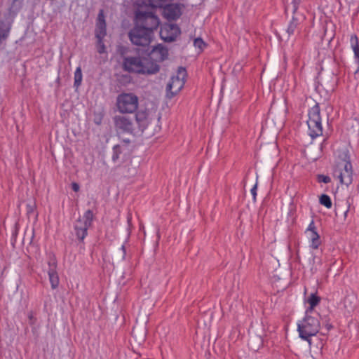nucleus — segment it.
<instances>
[{
    "label": "nucleus",
    "mask_w": 359,
    "mask_h": 359,
    "mask_svg": "<svg viewBox=\"0 0 359 359\" xmlns=\"http://www.w3.org/2000/svg\"><path fill=\"white\" fill-rule=\"evenodd\" d=\"M123 69L128 72L142 74H155L160 70L159 65L146 56H127L123 58Z\"/></svg>",
    "instance_id": "obj_1"
},
{
    "label": "nucleus",
    "mask_w": 359,
    "mask_h": 359,
    "mask_svg": "<svg viewBox=\"0 0 359 359\" xmlns=\"http://www.w3.org/2000/svg\"><path fill=\"white\" fill-rule=\"evenodd\" d=\"M320 327V320L318 317L305 315L303 320L297 324L299 337L311 344V337L315 336L319 332Z\"/></svg>",
    "instance_id": "obj_2"
},
{
    "label": "nucleus",
    "mask_w": 359,
    "mask_h": 359,
    "mask_svg": "<svg viewBox=\"0 0 359 359\" xmlns=\"http://www.w3.org/2000/svg\"><path fill=\"white\" fill-rule=\"evenodd\" d=\"M309 119L307 125L309 134L312 139L323 135V126L321 123L320 109L319 104L316 103L309 111Z\"/></svg>",
    "instance_id": "obj_3"
},
{
    "label": "nucleus",
    "mask_w": 359,
    "mask_h": 359,
    "mask_svg": "<svg viewBox=\"0 0 359 359\" xmlns=\"http://www.w3.org/2000/svg\"><path fill=\"white\" fill-rule=\"evenodd\" d=\"M135 22L142 29H149L147 31L153 34L158 27L160 20L153 12L137 11L135 13Z\"/></svg>",
    "instance_id": "obj_4"
},
{
    "label": "nucleus",
    "mask_w": 359,
    "mask_h": 359,
    "mask_svg": "<svg viewBox=\"0 0 359 359\" xmlns=\"http://www.w3.org/2000/svg\"><path fill=\"white\" fill-rule=\"evenodd\" d=\"M116 105L122 114H132L137 109L138 97L133 93H121L118 95Z\"/></svg>",
    "instance_id": "obj_5"
},
{
    "label": "nucleus",
    "mask_w": 359,
    "mask_h": 359,
    "mask_svg": "<svg viewBox=\"0 0 359 359\" xmlns=\"http://www.w3.org/2000/svg\"><path fill=\"white\" fill-rule=\"evenodd\" d=\"M142 29L135 22V26L128 33V37L133 44L140 46H149L151 41L152 34Z\"/></svg>",
    "instance_id": "obj_6"
},
{
    "label": "nucleus",
    "mask_w": 359,
    "mask_h": 359,
    "mask_svg": "<svg viewBox=\"0 0 359 359\" xmlns=\"http://www.w3.org/2000/svg\"><path fill=\"white\" fill-rule=\"evenodd\" d=\"M344 155V158L338 163L339 170L337 177L341 184L348 186L353 182V167L348 152Z\"/></svg>",
    "instance_id": "obj_7"
},
{
    "label": "nucleus",
    "mask_w": 359,
    "mask_h": 359,
    "mask_svg": "<svg viewBox=\"0 0 359 359\" xmlns=\"http://www.w3.org/2000/svg\"><path fill=\"white\" fill-rule=\"evenodd\" d=\"M115 130L118 133L137 134V128L133 118L127 115H116L114 117Z\"/></svg>",
    "instance_id": "obj_8"
},
{
    "label": "nucleus",
    "mask_w": 359,
    "mask_h": 359,
    "mask_svg": "<svg viewBox=\"0 0 359 359\" xmlns=\"http://www.w3.org/2000/svg\"><path fill=\"white\" fill-rule=\"evenodd\" d=\"M48 269L47 272L48 274L49 281L51 285V288L53 290H55L58 287L59 283H60V279H59L58 273L57 271V259H56L55 255H53V254L49 255L48 260Z\"/></svg>",
    "instance_id": "obj_9"
},
{
    "label": "nucleus",
    "mask_w": 359,
    "mask_h": 359,
    "mask_svg": "<svg viewBox=\"0 0 359 359\" xmlns=\"http://www.w3.org/2000/svg\"><path fill=\"white\" fill-rule=\"evenodd\" d=\"M180 33V28L176 24H165L161 27L160 36L164 41L172 42Z\"/></svg>",
    "instance_id": "obj_10"
},
{
    "label": "nucleus",
    "mask_w": 359,
    "mask_h": 359,
    "mask_svg": "<svg viewBox=\"0 0 359 359\" xmlns=\"http://www.w3.org/2000/svg\"><path fill=\"white\" fill-rule=\"evenodd\" d=\"M107 36V23L103 9H100L95 22V36L104 39Z\"/></svg>",
    "instance_id": "obj_11"
},
{
    "label": "nucleus",
    "mask_w": 359,
    "mask_h": 359,
    "mask_svg": "<svg viewBox=\"0 0 359 359\" xmlns=\"http://www.w3.org/2000/svg\"><path fill=\"white\" fill-rule=\"evenodd\" d=\"M163 16L168 20H176L182 15L181 4H169L163 8Z\"/></svg>",
    "instance_id": "obj_12"
},
{
    "label": "nucleus",
    "mask_w": 359,
    "mask_h": 359,
    "mask_svg": "<svg viewBox=\"0 0 359 359\" xmlns=\"http://www.w3.org/2000/svg\"><path fill=\"white\" fill-rule=\"evenodd\" d=\"M147 56L158 65V62H163L168 58V50L163 45L158 44L153 48L151 53L147 54Z\"/></svg>",
    "instance_id": "obj_13"
},
{
    "label": "nucleus",
    "mask_w": 359,
    "mask_h": 359,
    "mask_svg": "<svg viewBox=\"0 0 359 359\" xmlns=\"http://www.w3.org/2000/svg\"><path fill=\"white\" fill-rule=\"evenodd\" d=\"M184 83V81L171 77L166 87L167 97L170 99L172 98L182 89Z\"/></svg>",
    "instance_id": "obj_14"
},
{
    "label": "nucleus",
    "mask_w": 359,
    "mask_h": 359,
    "mask_svg": "<svg viewBox=\"0 0 359 359\" xmlns=\"http://www.w3.org/2000/svg\"><path fill=\"white\" fill-rule=\"evenodd\" d=\"M137 133H142L149 124V113L147 110L138 111L135 115Z\"/></svg>",
    "instance_id": "obj_15"
},
{
    "label": "nucleus",
    "mask_w": 359,
    "mask_h": 359,
    "mask_svg": "<svg viewBox=\"0 0 359 359\" xmlns=\"http://www.w3.org/2000/svg\"><path fill=\"white\" fill-rule=\"evenodd\" d=\"M90 226L83 223L81 218L78 219L74 224V231L77 239L83 241L88 233V229Z\"/></svg>",
    "instance_id": "obj_16"
},
{
    "label": "nucleus",
    "mask_w": 359,
    "mask_h": 359,
    "mask_svg": "<svg viewBox=\"0 0 359 359\" xmlns=\"http://www.w3.org/2000/svg\"><path fill=\"white\" fill-rule=\"evenodd\" d=\"M302 28V26L301 25V22H299V20L297 17L293 16L287 26L286 32L289 36H291L294 35L297 32V35L299 36Z\"/></svg>",
    "instance_id": "obj_17"
},
{
    "label": "nucleus",
    "mask_w": 359,
    "mask_h": 359,
    "mask_svg": "<svg viewBox=\"0 0 359 359\" xmlns=\"http://www.w3.org/2000/svg\"><path fill=\"white\" fill-rule=\"evenodd\" d=\"M350 42L354 52L355 58L359 63V43L356 35H352L351 36Z\"/></svg>",
    "instance_id": "obj_18"
},
{
    "label": "nucleus",
    "mask_w": 359,
    "mask_h": 359,
    "mask_svg": "<svg viewBox=\"0 0 359 359\" xmlns=\"http://www.w3.org/2000/svg\"><path fill=\"white\" fill-rule=\"evenodd\" d=\"M310 239L311 241V248L317 249L321 243L320 236L317 231L310 233Z\"/></svg>",
    "instance_id": "obj_19"
},
{
    "label": "nucleus",
    "mask_w": 359,
    "mask_h": 359,
    "mask_svg": "<svg viewBox=\"0 0 359 359\" xmlns=\"http://www.w3.org/2000/svg\"><path fill=\"white\" fill-rule=\"evenodd\" d=\"M82 78H83V76H82L81 68L80 67H78L76 69V71L74 72V86L75 88H78L81 86V81H82Z\"/></svg>",
    "instance_id": "obj_20"
},
{
    "label": "nucleus",
    "mask_w": 359,
    "mask_h": 359,
    "mask_svg": "<svg viewBox=\"0 0 359 359\" xmlns=\"http://www.w3.org/2000/svg\"><path fill=\"white\" fill-rule=\"evenodd\" d=\"M93 219V212L90 210H88L83 215V218L81 219L83 224H87V226H90L92 224V222Z\"/></svg>",
    "instance_id": "obj_21"
},
{
    "label": "nucleus",
    "mask_w": 359,
    "mask_h": 359,
    "mask_svg": "<svg viewBox=\"0 0 359 359\" xmlns=\"http://www.w3.org/2000/svg\"><path fill=\"white\" fill-rule=\"evenodd\" d=\"M320 203L327 208H332V201L330 197L327 194H322L319 198Z\"/></svg>",
    "instance_id": "obj_22"
},
{
    "label": "nucleus",
    "mask_w": 359,
    "mask_h": 359,
    "mask_svg": "<svg viewBox=\"0 0 359 359\" xmlns=\"http://www.w3.org/2000/svg\"><path fill=\"white\" fill-rule=\"evenodd\" d=\"M308 303L312 307L316 306L320 302V297L316 293H311L307 299Z\"/></svg>",
    "instance_id": "obj_23"
},
{
    "label": "nucleus",
    "mask_w": 359,
    "mask_h": 359,
    "mask_svg": "<svg viewBox=\"0 0 359 359\" xmlns=\"http://www.w3.org/2000/svg\"><path fill=\"white\" fill-rule=\"evenodd\" d=\"M121 153H122V151H121V148L120 145L116 144V145L114 146L113 154H112V156H111L112 161L114 162H116L118 160L119 156Z\"/></svg>",
    "instance_id": "obj_24"
},
{
    "label": "nucleus",
    "mask_w": 359,
    "mask_h": 359,
    "mask_svg": "<svg viewBox=\"0 0 359 359\" xmlns=\"http://www.w3.org/2000/svg\"><path fill=\"white\" fill-rule=\"evenodd\" d=\"M96 47L97 50L100 54L104 53L106 52V46L104 43L103 39H96Z\"/></svg>",
    "instance_id": "obj_25"
},
{
    "label": "nucleus",
    "mask_w": 359,
    "mask_h": 359,
    "mask_svg": "<svg viewBox=\"0 0 359 359\" xmlns=\"http://www.w3.org/2000/svg\"><path fill=\"white\" fill-rule=\"evenodd\" d=\"M186 76H187L186 69L184 67H180L177 69V75L172 76V78H177L182 81H185Z\"/></svg>",
    "instance_id": "obj_26"
},
{
    "label": "nucleus",
    "mask_w": 359,
    "mask_h": 359,
    "mask_svg": "<svg viewBox=\"0 0 359 359\" xmlns=\"http://www.w3.org/2000/svg\"><path fill=\"white\" fill-rule=\"evenodd\" d=\"M317 180L318 182H323L325 184L330 183L331 182V178L329 176L324 175H318Z\"/></svg>",
    "instance_id": "obj_27"
},
{
    "label": "nucleus",
    "mask_w": 359,
    "mask_h": 359,
    "mask_svg": "<svg viewBox=\"0 0 359 359\" xmlns=\"http://www.w3.org/2000/svg\"><path fill=\"white\" fill-rule=\"evenodd\" d=\"M194 45L195 47H197V48H200L201 50H202L203 46H205V43H204V41H203V39L201 38H197L194 40Z\"/></svg>",
    "instance_id": "obj_28"
},
{
    "label": "nucleus",
    "mask_w": 359,
    "mask_h": 359,
    "mask_svg": "<svg viewBox=\"0 0 359 359\" xmlns=\"http://www.w3.org/2000/svg\"><path fill=\"white\" fill-rule=\"evenodd\" d=\"M8 32L9 29H0V44L1 43L2 40H4L7 38Z\"/></svg>",
    "instance_id": "obj_29"
},
{
    "label": "nucleus",
    "mask_w": 359,
    "mask_h": 359,
    "mask_svg": "<svg viewBox=\"0 0 359 359\" xmlns=\"http://www.w3.org/2000/svg\"><path fill=\"white\" fill-rule=\"evenodd\" d=\"M301 3V0H293L292 2V12L293 13H295L296 11L298 9V6L299 4Z\"/></svg>",
    "instance_id": "obj_30"
},
{
    "label": "nucleus",
    "mask_w": 359,
    "mask_h": 359,
    "mask_svg": "<svg viewBox=\"0 0 359 359\" xmlns=\"http://www.w3.org/2000/svg\"><path fill=\"white\" fill-rule=\"evenodd\" d=\"M28 318H29V324L30 325H34L36 322V318L34 316V313L32 311H30L29 313H28Z\"/></svg>",
    "instance_id": "obj_31"
},
{
    "label": "nucleus",
    "mask_w": 359,
    "mask_h": 359,
    "mask_svg": "<svg viewBox=\"0 0 359 359\" xmlns=\"http://www.w3.org/2000/svg\"><path fill=\"white\" fill-rule=\"evenodd\" d=\"M307 231H310V233H313V231H316V228L313 220H312L311 222V223L309 224V225L307 228Z\"/></svg>",
    "instance_id": "obj_32"
},
{
    "label": "nucleus",
    "mask_w": 359,
    "mask_h": 359,
    "mask_svg": "<svg viewBox=\"0 0 359 359\" xmlns=\"http://www.w3.org/2000/svg\"><path fill=\"white\" fill-rule=\"evenodd\" d=\"M257 184H255L254 185V187L251 189V194L252 195V197H253V201H256V196H257Z\"/></svg>",
    "instance_id": "obj_33"
},
{
    "label": "nucleus",
    "mask_w": 359,
    "mask_h": 359,
    "mask_svg": "<svg viewBox=\"0 0 359 359\" xmlns=\"http://www.w3.org/2000/svg\"><path fill=\"white\" fill-rule=\"evenodd\" d=\"M72 189L75 192L79 191V189H80L79 184L76 182H72Z\"/></svg>",
    "instance_id": "obj_34"
},
{
    "label": "nucleus",
    "mask_w": 359,
    "mask_h": 359,
    "mask_svg": "<svg viewBox=\"0 0 359 359\" xmlns=\"http://www.w3.org/2000/svg\"><path fill=\"white\" fill-rule=\"evenodd\" d=\"M34 207H35L34 204H33V205L28 204V205H27V214H28V215H29V214H31L32 212H33L34 209Z\"/></svg>",
    "instance_id": "obj_35"
},
{
    "label": "nucleus",
    "mask_w": 359,
    "mask_h": 359,
    "mask_svg": "<svg viewBox=\"0 0 359 359\" xmlns=\"http://www.w3.org/2000/svg\"><path fill=\"white\" fill-rule=\"evenodd\" d=\"M9 29L4 20H0V29Z\"/></svg>",
    "instance_id": "obj_36"
},
{
    "label": "nucleus",
    "mask_w": 359,
    "mask_h": 359,
    "mask_svg": "<svg viewBox=\"0 0 359 359\" xmlns=\"http://www.w3.org/2000/svg\"><path fill=\"white\" fill-rule=\"evenodd\" d=\"M314 307H312L310 306L306 311V315H309L310 313H311L313 310Z\"/></svg>",
    "instance_id": "obj_37"
},
{
    "label": "nucleus",
    "mask_w": 359,
    "mask_h": 359,
    "mask_svg": "<svg viewBox=\"0 0 359 359\" xmlns=\"http://www.w3.org/2000/svg\"><path fill=\"white\" fill-rule=\"evenodd\" d=\"M121 250H122L123 253V259H125V257H126V247H125L124 245H122V246H121Z\"/></svg>",
    "instance_id": "obj_38"
},
{
    "label": "nucleus",
    "mask_w": 359,
    "mask_h": 359,
    "mask_svg": "<svg viewBox=\"0 0 359 359\" xmlns=\"http://www.w3.org/2000/svg\"><path fill=\"white\" fill-rule=\"evenodd\" d=\"M332 327L331 325H327V330H330Z\"/></svg>",
    "instance_id": "obj_39"
}]
</instances>
